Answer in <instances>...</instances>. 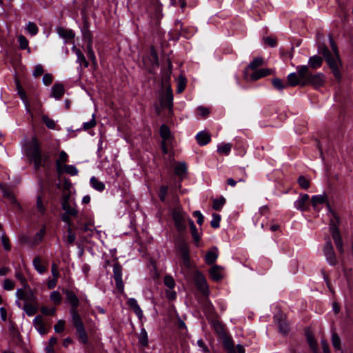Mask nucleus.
Here are the masks:
<instances>
[{
  "instance_id": "1",
  "label": "nucleus",
  "mask_w": 353,
  "mask_h": 353,
  "mask_svg": "<svg viewBox=\"0 0 353 353\" xmlns=\"http://www.w3.org/2000/svg\"><path fill=\"white\" fill-rule=\"evenodd\" d=\"M299 75L303 80L302 86L310 85L314 88L323 86L324 83V74L323 73L312 74L309 71V67L305 65H299L296 68Z\"/></svg>"
},
{
  "instance_id": "2",
  "label": "nucleus",
  "mask_w": 353,
  "mask_h": 353,
  "mask_svg": "<svg viewBox=\"0 0 353 353\" xmlns=\"http://www.w3.org/2000/svg\"><path fill=\"white\" fill-rule=\"evenodd\" d=\"M329 208L330 212L331 213L332 218L330 222V231L332 234V237L335 243L336 247L341 254L344 253L343 243L341 236L338 225L339 224V217L336 213L330 209V205L327 203Z\"/></svg>"
},
{
  "instance_id": "3",
  "label": "nucleus",
  "mask_w": 353,
  "mask_h": 353,
  "mask_svg": "<svg viewBox=\"0 0 353 353\" xmlns=\"http://www.w3.org/2000/svg\"><path fill=\"white\" fill-rule=\"evenodd\" d=\"M321 53L327 61L328 65L332 69L334 76L338 79H341L340 68L341 66L339 54H332L329 49L324 46L321 49Z\"/></svg>"
},
{
  "instance_id": "4",
  "label": "nucleus",
  "mask_w": 353,
  "mask_h": 353,
  "mask_svg": "<svg viewBox=\"0 0 353 353\" xmlns=\"http://www.w3.org/2000/svg\"><path fill=\"white\" fill-rule=\"evenodd\" d=\"M159 134L162 139L161 147L164 154H168L174 146V138L168 127L163 124L159 129Z\"/></svg>"
},
{
  "instance_id": "5",
  "label": "nucleus",
  "mask_w": 353,
  "mask_h": 353,
  "mask_svg": "<svg viewBox=\"0 0 353 353\" xmlns=\"http://www.w3.org/2000/svg\"><path fill=\"white\" fill-rule=\"evenodd\" d=\"M173 219L177 230L181 232L186 228V221L190 219L179 208H175L172 212Z\"/></svg>"
},
{
  "instance_id": "6",
  "label": "nucleus",
  "mask_w": 353,
  "mask_h": 353,
  "mask_svg": "<svg viewBox=\"0 0 353 353\" xmlns=\"http://www.w3.org/2000/svg\"><path fill=\"white\" fill-rule=\"evenodd\" d=\"M61 207L68 214H70V216H77L78 210L75 208V202L70 199V192L63 195L61 199Z\"/></svg>"
},
{
  "instance_id": "7",
  "label": "nucleus",
  "mask_w": 353,
  "mask_h": 353,
  "mask_svg": "<svg viewBox=\"0 0 353 353\" xmlns=\"http://www.w3.org/2000/svg\"><path fill=\"white\" fill-rule=\"evenodd\" d=\"M160 103L163 108H168L170 113L172 112L173 95L170 85L168 86L165 92L161 96Z\"/></svg>"
},
{
  "instance_id": "8",
  "label": "nucleus",
  "mask_w": 353,
  "mask_h": 353,
  "mask_svg": "<svg viewBox=\"0 0 353 353\" xmlns=\"http://www.w3.org/2000/svg\"><path fill=\"white\" fill-rule=\"evenodd\" d=\"M33 147L30 152V157L34 161V166L38 168L42 165V157L36 139H32Z\"/></svg>"
},
{
  "instance_id": "9",
  "label": "nucleus",
  "mask_w": 353,
  "mask_h": 353,
  "mask_svg": "<svg viewBox=\"0 0 353 353\" xmlns=\"http://www.w3.org/2000/svg\"><path fill=\"white\" fill-rule=\"evenodd\" d=\"M323 252L326 257L327 262L331 265H334L336 264L337 261L336 258V255L334 251V248L332 244L330 239L328 238L324 247H323Z\"/></svg>"
},
{
  "instance_id": "10",
  "label": "nucleus",
  "mask_w": 353,
  "mask_h": 353,
  "mask_svg": "<svg viewBox=\"0 0 353 353\" xmlns=\"http://www.w3.org/2000/svg\"><path fill=\"white\" fill-rule=\"evenodd\" d=\"M113 274L117 288L121 293H123L124 291V284L122 280V268L119 263L114 264Z\"/></svg>"
},
{
  "instance_id": "11",
  "label": "nucleus",
  "mask_w": 353,
  "mask_h": 353,
  "mask_svg": "<svg viewBox=\"0 0 353 353\" xmlns=\"http://www.w3.org/2000/svg\"><path fill=\"white\" fill-rule=\"evenodd\" d=\"M194 282L198 288V289L201 291V292L205 295L208 294L209 288L207 284L206 279L205 276L199 272H195L194 274Z\"/></svg>"
},
{
  "instance_id": "12",
  "label": "nucleus",
  "mask_w": 353,
  "mask_h": 353,
  "mask_svg": "<svg viewBox=\"0 0 353 353\" xmlns=\"http://www.w3.org/2000/svg\"><path fill=\"white\" fill-rule=\"evenodd\" d=\"M309 195L307 194H302L294 202V207L301 211L307 210L309 208Z\"/></svg>"
},
{
  "instance_id": "13",
  "label": "nucleus",
  "mask_w": 353,
  "mask_h": 353,
  "mask_svg": "<svg viewBox=\"0 0 353 353\" xmlns=\"http://www.w3.org/2000/svg\"><path fill=\"white\" fill-rule=\"evenodd\" d=\"M33 325L40 334L45 335L48 333V330L46 328L41 316L38 315L35 316L33 320Z\"/></svg>"
},
{
  "instance_id": "14",
  "label": "nucleus",
  "mask_w": 353,
  "mask_h": 353,
  "mask_svg": "<svg viewBox=\"0 0 353 353\" xmlns=\"http://www.w3.org/2000/svg\"><path fill=\"white\" fill-rule=\"evenodd\" d=\"M274 70L270 68H261L256 70L250 76V79L253 81L258 80L263 77L272 74Z\"/></svg>"
},
{
  "instance_id": "15",
  "label": "nucleus",
  "mask_w": 353,
  "mask_h": 353,
  "mask_svg": "<svg viewBox=\"0 0 353 353\" xmlns=\"http://www.w3.org/2000/svg\"><path fill=\"white\" fill-rule=\"evenodd\" d=\"M68 160V156L64 151L59 153V158L56 161V169L59 174H62V168L65 165V163Z\"/></svg>"
},
{
  "instance_id": "16",
  "label": "nucleus",
  "mask_w": 353,
  "mask_h": 353,
  "mask_svg": "<svg viewBox=\"0 0 353 353\" xmlns=\"http://www.w3.org/2000/svg\"><path fill=\"white\" fill-rule=\"evenodd\" d=\"M222 340L223 346L227 350L228 353H236L234 347V344L230 336L228 334L220 338Z\"/></svg>"
},
{
  "instance_id": "17",
  "label": "nucleus",
  "mask_w": 353,
  "mask_h": 353,
  "mask_svg": "<svg viewBox=\"0 0 353 353\" xmlns=\"http://www.w3.org/2000/svg\"><path fill=\"white\" fill-rule=\"evenodd\" d=\"M64 292L66 295L68 301L71 305V309L75 308L77 310L79 305V300L77 295L74 292L68 290H64Z\"/></svg>"
},
{
  "instance_id": "18",
  "label": "nucleus",
  "mask_w": 353,
  "mask_h": 353,
  "mask_svg": "<svg viewBox=\"0 0 353 353\" xmlns=\"http://www.w3.org/2000/svg\"><path fill=\"white\" fill-rule=\"evenodd\" d=\"M303 80L299 75V72H292L288 76V86H296L301 85L302 86Z\"/></svg>"
},
{
  "instance_id": "19",
  "label": "nucleus",
  "mask_w": 353,
  "mask_h": 353,
  "mask_svg": "<svg viewBox=\"0 0 353 353\" xmlns=\"http://www.w3.org/2000/svg\"><path fill=\"white\" fill-rule=\"evenodd\" d=\"M0 189L4 197L7 198L10 203L19 206L12 192L8 188H7L5 185H0Z\"/></svg>"
},
{
  "instance_id": "20",
  "label": "nucleus",
  "mask_w": 353,
  "mask_h": 353,
  "mask_svg": "<svg viewBox=\"0 0 353 353\" xmlns=\"http://www.w3.org/2000/svg\"><path fill=\"white\" fill-rule=\"evenodd\" d=\"M210 274L212 280L219 281L223 278L222 268L219 265H214L210 270Z\"/></svg>"
},
{
  "instance_id": "21",
  "label": "nucleus",
  "mask_w": 353,
  "mask_h": 353,
  "mask_svg": "<svg viewBox=\"0 0 353 353\" xmlns=\"http://www.w3.org/2000/svg\"><path fill=\"white\" fill-rule=\"evenodd\" d=\"M323 64V59L317 55L310 57L308 60L309 69L316 70L321 67Z\"/></svg>"
},
{
  "instance_id": "22",
  "label": "nucleus",
  "mask_w": 353,
  "mask_h": 353,
  "mask_svg": "<svg viewBox=\"0 0 353 353\" xmlns=\"http://www.w3.org/2000/svg\"><path fill=\"white\" fill-rule=\"evenodd\" d=\"M196 139L200 145H205L211 140L210 134L205 131L199 132L196 136Z\"/></svg>"
},
{
  "instance_id": "23",
  "label": "nucleus",
  "mask_w": 353,
  "mask_h": 353,
  "mask_svg": "<svg viewBox=\"0 0 353 353\" xmlns=\"http://www.w3.org/2000/svg\"><path fill=\"white\" fill-rule=\"evenodd\" d=\"M70 312L72 316V323L76 329L84 327L81 316L77 312V310H76L75 308L70 309Z\"/></svg>"
},
{
  "instance_id": "24",
  "label": "nucleus",
  "mask_w": 353,
  "mask_h": 353,
  "mask_svg": "<svg viewBox=\"0 0 353 353\" xmlns=\"http://www.w3.org/2000/svg\"><path fill=\"white\" fill-rule=\"evenodd\" d=\"M128 305L134 310L136 315L139 317V319H141L143 316V312L139 307L137 300L134 298H130L128 300Z\"/></svg>"
},
{
  "instance_id": "25",
  "label": "nucleus",
  "mask_w": 353,
  "mask_h": 353,
  "mask_svg": "<svg viewBox=\"0 0 353 353\" xmlns=\"http://www.w3.org/2000/svg\"><path fill=\"white\" fill-rule=\"evenodd\" d=\"M58 34L65 40H70L74 37V33L72 30L65 29L62 27L57 28Z\"/></svg>"
},
{
  "instance_id": "26",
  "label": "nucleus",
  "mask_w": 353,
  "mask_h": 353,
  "mask_svg": "<svg viewBox=\"0 0 353 353\" xmlns=\"http://www.w3.org/2000/svg\"><path fill=\"white\" fill-rule=\"evenodd\" d=\"M23 310L26 312L28 316H31L37 312L38 303H25L23 305Z\"/></svg>"
},
{
  "instance_id": "27",
  "label": "nucleus",
  "mask_w": 353,
  "mask_h": 353,
  "mask_svg": "<svg viewBox=\"0 0 353 353\" xmlns=\"http://www.w3.org/2000/svg\"><path fill=\"white\" fill-rule=\"evenodd\" d=\"M64 88L62 84L57 83L52 88V96L59 99L64 94Z\"/></svg>"
},
{
  "instance_id": "28",
  "label": "nucleus",
  "mask_w": 353,
  "mask_h": 353,
  "mask_svg": "<svg viewBox=\"0 0 353 353\" xmlns=\"http://www.w3.org/2000/svg\"><path fill=\"white\" fill-rule=\"evenodd\" d=\"M72 49L77 57V62H79L81 65H83L85 68H87L89 64L82 52L79 49L77 48L76 46H73Z\"/></svg>"
},
{
  "instance_id": "29",
  "label": "nucleus",
  "mask_w": 353,
  "mask_h": 353,
  "mask_svg": "<svg viewBox=\"0 0 353 353\" xmlns=\"http://www.w3.org/2000/svg\"><path fill=\"white\" fill-rule=\"evenodd\" d=\"M218 257L217 248H214L212 250L208 251L205 255V262L208 264H212Z\"/></svg>"
},
{
  "instance_id": "30",
  "label": "nucleus",
  "mask_w": 353,
  "mask_h": 353,
  "mask_svg": "<svg viewBox=\"0 0 353 353\" xmlns=\"http://www.w3.org/2000/svg\"><path fill=\"white\" fill-rule=\"evenodd\" d=\"M188 223L190 225L191 234L192 238L196 243H198L200 241V234L197 231V229L192 219H188Z\"/></svg>"
},
{
  "instance_id": "31",
  "label": "nucleus",
  "mask_w": 353,
  "mask_h": 353,
  "mask_svg": "<svg viewBox=\"0 0 353 353\" xmlns=\"http://www.w3.org/2000/svg\"><path fill=\"white\" fill-rule=\"evenodd\" d=\"M32 265L39 274H43L46 271V267L41 264V259L39 256L34 258Z\"/></svg>"
},
{
  "instance_id": "32",
  "label": "nucleus",
  "mask_w": 353,
  "mask_h": 353,
  "mask_svg": "<svg viewBox=\"0 0 353 353\" xmlns=\"http://www.w3.org/2000/svg\"><path fill=\"white\" fill-rule=\"evenodd\" d=\"M26 289H27V291H26L25 297L23 299V300L25 301V303H37V297H36L34 292L30 288L29 286H28V288H26Z\"/></svg>"
},
{
  "instance_id": "33",
  "label": "nucleus",
  "mask_w": 353,
  "mask_h": 353,
  "mask_svg": "<svg viewBox=\"0 0 353 353\" xmlns=\"http://www.w3.org/2000/svg\"><path fill=\"white\" fill-rule=\"evenodd\" d=\"M90 184L92 187L97 191L101 192L105 189L104 183L99 181L95 176L91 177Z\"/></svg>"
},
{
  "instance_id": "34",
  "label": "nucleus",
  "mask_w": 353,
  "mask_h": 353,
  "mask_svg": "<svg viewBox=\"0 0 353 353\" xmlns=\"http://www.w3.org/2000/svg\"><path fill=\"white\" fill-rule=\"evenodd\" d=\"M306 339L311 349L314 351V353H317V342L314 338L312 334L310 332H307Z\"/></svg>"
},
{
  "instance_id": "35",
  "label": "nucleus",
  "mask_w": 353,
  "mask_h": 353,
  "mask_svg": "<svg viewBox=\"0 0 353 353\" xmlns=\"http://www.w3.org/2000/svg\"><path fill=\"white\" fill-rule=\"evenodd\" d=\"M213 327L220 338L227 334L223 325L220 322L214 321Z\"/></svg>"
},
{
  "instance_id": "36",
  "label": "nucleus",
  "mask_w": 353,
  "mask_h": 353,
  "mask_svg": "<svg viewBox=\"0 0 353 353\" xmlns=\"http://www.w3.org/2000/svg\"><path fill=\"white\" fill-rule=\"evenodd\" d=\"M17 93L19 95L20 98L22 99V101L25 103L26 106L28 107L29 105V103H28V98L26 97V94L18 81L17 82Z\"/></svg>"
},
{
  "instance_id": "37",
  "label": "nucleus",
  "mask_w": 353,
  "mask_h": 353,
  "mask_svg": "<svg viewBox=\"0 0 353 353\" xmlns=\"http://www.w3.org/2000/svg\"><path fill=\"white\" fill-rule=\"evenodd\" d=\"M61 170L62 174L65 172L71 176H75L78 174L77 168L72 165H65Z\"/></svg>"
},
{
  "instance_id": "38",
  "label": "nucleus",
  "mask_w": 353,
  "mask_h": 353,
  "mask_svg": "<svg viewBox=\"0 0 353 353\" xmlns=\"http://www.w3.org/2000/svg\"><path fill=\"white\" fill-rule=\"evenodd\" d=\"M326 202V197L324 195H315L312 197V203L315 208L319 204H323Z\"/></svg>"
},
{
  "instance_id": "39",
  "label": "nucleus",
  "mask_w": 353,
  "mask_h": 353,
  "mask_svg": "<svg viewBox=\"0 0 353 353\" xmlns=\"http://www.w3.org/2000/svg\"><path fill=\"white\" fill-rule=\"evenodd\" d=\"M87 54H88V59H90L91 60V61L92 62V63L94 65H96L97 64V59L94 55V52L92 50L91 41H89L88 44L87 46Z\"/></svg>"
},
{
  "instance_id": "40",
  "label": "nucleus",
  "mask_w": 353,
  "mask_h": 353,
  "mask_svg": "<svg viewBox=\"0 0 353 353\" xmlns=\"http://www.w3.org/2000/svg\"><path fill=\"white\" fill-rule=\"evenodd\" d=\"M332 342L333 347L336 350H341V339H340L339 335L335 332H333L332 333Z\"/></svg>"
},
{
  "instance_id": "41",
  "label": "nucleus",
  "mask_w": 353,
  "mask_h": 353,
  "mask_svg": "<svg viewBox=\"0 0 353 353\" xmlns=\"http://www.w3.org/2000/svg\"><path fill=\"white\" fill-rule=\"evenodd\" d=\"M186 170L187 167L185 163L183 162L178 163L174 168L175 174L180 176L183 175L186 172Z\"/></svg>"
},
{
  "instance_id": "42",
  "label": "nucleus",
  "mask_w": 353,
  "mask_h": 353,
  "mask_svg": "<svg viewBox=\"0 0 353 353\" xmlns=\"http://www.w3.org/2000/svg\"><path fill=\"white\" fill-rule=\"evenodd\" d=\"M139 341L143 346H147L148 343V334L146 330L144 328H142L141 330L139 336Z\"/></svg>"
},
{
  "instance_id": "43",
  "label": "nucleus",
  "mask_w": 353,
  "mask_h": 353,
  "mask_svg": "<svg viewBox=\"0 0 353 353\" xmlns=\"http://www.w3.org/2000/svg\"><path fill=\"white\" fill-rule=\"evenodd\" d=\"M232 148L230 143H224L219 145L217 148V151L220 154H228Z\"/></svg>"
},
{
  "instance_id": "44",
  "label": "nucleus",
  "mask_w": 353,
  "mask_h": 353,
  "mask_svg": "<svg viewBox=\"0 0 353 353\" xmlns=\"http://www.w3.org/2000/svg\"><path fill=\"white\" fill-rule=\"evenodd\" d=\"M263 64V59L261 57H256L253 59L249 64V68L251 70H256L258 67L262 65Z\"/></svg>"
},
{
  "instance_id": "45",
  "label": "nucleus",
  "mask_w": 353,
  "mask_h": 353,
  "mask_svg": "<svg viewBox=\"0 0 353 353\" xmlns=\"http://www.w3.org/2000/svg\"><path fill=\"white\" fill-rule=\"evenodd\" d=\"M225 203V199L224 197H221L219 199H215L213 200V209L215 210H220L223 205Z\"/></svg>"
},
{
  "instance_id": "46",
  "label": "nucleus",
  "mask_w": 353,
  "mask_h": 353,
  "mask_svg": "<svg viewBox=\"0 0 353 353\" xmlns=\"http://www.w3.org/2000/svg\"><path fill=\"white\" fill-rule=\"evenodd\" d=\"M77 332L79 335V340L83 343H86L88 342V336L84 327L77 328Z\"/></svg>"
},
{
  "instance_id": "47",
  "label": "nucleus",
  "mask_w": 353,
  "mask_h": 353,
  "mask_svg": "<svg viewBox=\"0 0 353 353\" xmlns=\"http://www.w3.org/2000/svg\"><path fill=\"white\" fill-rule=\"evenodd\" d=\"M50 300L56 305H59L61 303V294L57 291H53L50 294Z\"/></svg>"
},
{
  "instance_id": "48",
  "label": "nucleus",
  "mask_w": 353,
  "mask_h": 353,
  "mask_svg": "<svg viewBox=\"0 0 353 353\" xmlns=\"http://www.w3.org/2000/svg\"><path fill=\"white\" fill-rule=\"evenodd\" d=\"M272 84L276 89L280 90L288 87L287 83H284L280 79L278 78L272 79Z\"/></svg>"
},
{
  "instance_id": "49",
  "label": "nucleus",
  "mask_w": 353,
  "mask_h": 353,
  "mask_svg": "<svg viewBox=\"0 0 353 353\" xmlns=\"http://www.w3.org/2000/svg\"><path fill=\"white\" fill-rule=\"evenodd\" d=\"M221 221V216L218 214H212V219L210 222V225L213 228H218L220 225L219 223Z\"/></svg>"
},
{
  "instance_id": "50",
  "label": "nucleus",
  "mask_w": 353,
  "mask_h": 353,
  "mask_svg": "<svg viewBox=\"0 0 353 353\" xmlns=\"http://www.w3.org/2000/svg\"><path fill=\"white\" fill-rule=\"evenodd\" d=\"M26 30L31 35H35L38 32V28L37 25L32 22H29L28 23Z\"/></svg>"
},
{
  "instance_id": "51",
  "label": "nucleus",
  "mask_w": 353,
  "mask_h": 353,
  "mask_svg": "<svg viewBox=\"0 0 353 353\" xmlns=\"http://www.w3.org/2000/svg\"><path fill=\"white\" fill-rule=\"evenodd\" d=\"M42 120L48 128L54 129L55 128V122L52 119L49 118L48 116H43Z\"/></svg>"
},
{
  "instance_id": "52",
  "label": "nucleus",
  "mask_w": 353,
  "mask_h": 353,
  "mask_svg": "<svg viewBox=\"0 0 353 353\" xmlns=\"http://www.w3.org/2000/svg\"><path fill=\"white\" fill-rule=\"evenodd\" d=\"M298 183L299 185L305 190L310 187V181L303 176L299 177Z\"/></svg>"
},
{
  "instance_id": "53",
  "label": "nucleus",
  "mask_w": 353,
  "mask_h": 353,
  "mask_svg": "<svg viewBox=\"0 0 353 353\" xmlns=\"http://www.w3.org/2000/svg\"><path fill=\"white\" fill-rule=\"evenodd\" d=\"M164 283L170 289H173L175 286L174 279L171 276H165L164 278Z\"/></svg>"
},
{
  "instance_id": "54",
  "label": "nucleus",
  "mask_w": 353,
  "mask_h": 353,
  "mask_svg": "<svg viewBox=\"0 0 353 353\" xmlns=\"http://www.w3.org/2000/svg\"><path fill=\"white\" fill-rule=\"evenodd\" d=\"M44 234H45V229L43 228L35 234V236L34 237V240H33L34 243L38 244L39 243H40L42 241V239L44 236Z\"/></svg>"
},
{
  "instance_id": "55",
  "label": "nucleus",
  "mask_w": 353,
  "mask_h": 353,
  "mask_svg": "<svg viewBox=\"0 0 353 353\" xmlns=\"http://www.w3.org/2000/svg\"><path fill=\"white\" fill-rule=\"evenodd\" d=\"M64 326H65V321L59 320L57 321V323L54 326V331L57 333H61L64 330Z\"/></svg>"
},
{
  "instance_id": "56",
  "label": "nucleus",
  "mask_w": 353,
  "mask_h": 353,
  "mask_svg": "<svg viewBox=\"0 0 353 353\" xmlns=\"http://www.w3.org/2000/svg\"><path fill=\"white\" fill-rule=\"evenodd\" d=\"M18 41L19 43L20 48L21 49H26L28 48V41L23 35H22V34L19 35L18 37Z\"/></svg>"
},
{
  "instance_id": "57",
  "label": "nucleus",
  "mask_w": 353,
  "mask_h": 353,
  "mask_svg": "<svg viewBox=\"0 0 353 353\" xmlns=\"http://www.w3.org/2000/svg\"><path fill=\"white\" fill-rule=\"evenodd\" d=\"M76 239L75 234L72 232L71 226L68 227L67 242L72 244Z\"/></svg>"
},
{
  "instance_id": "58",
  "label": "nucleus",
  "mask_w": 353,
  "mask_h": 353,
  "mask_svg": "<svg viewBox=\"0 0 353 353\" xmlns=\"http://www.w3.org/2000/svg\"><path fill=\"white\" fill-rule=\"evenodd\" d=\"M183 263L186 266L188 267L190 264V260H189V254L188 252V249L186 247H184L183 248Z\"/></svg>"
},
{
  "instance_id": "59",
  "label": "nucleus",
  "mask_w": 353,
  "mask_h": 353,
  "mask_svg": "<svg viewBox=\"0 0 353 353\" xmlns=\"http://www.w3.org/2000/svg\"><path fill=\"white\" fill-rule=\"evenodd\" d=\"M37 208L38 211L40 213L44 214V212H45V206H44V205L43 203L41 197L40 196H39L37 197Z\"/></svg>"
},
{
  "instance_id": "60",
  "label": "nucleus",
  "mask_w": 353,
  "mask_h": 353,
  "mask_svg": "<svg viewBox=\"0 0 353 353\" xmlns=\"http://www.w3.org/2000/svg\"><path fill=\"white\" fill-rule=\"evenodd\" d=\"M1 243H2L3 248L6 250L8 251V250H10V243H9V239L4 234H2V236H1Z\"/></svg>"
},
{
  "instance_id": "61",
  "label": "nucleus",
  "mask_w": 353,
  "mask_h": 353,
  "mask_svg": "<svg viewBox=\"0 0 353 353\" xmlns=\"http://www.w3.org/2000/svg\"><path fill=\"white\" fill-rule=\"evenodd\" d=\"M41 312L42 314H46V315L54 316L56 312V309L54 307L48 309L46 307H41Z\"/></svg>"
},
{
  "instance_id": "62",
  "label": "nucleus",
  "mask_w": 353,
  "mask_h": 353,
  "mask_svg": "<svg viewBox=\"0 0 353 353\" xmlns=\"http://www.w3.org/2000/svg\"><path fill=\"white\" fill-rule=\"evenodd\" d=\"M15 277L21 282V283L24 285V288H28L26 279L21 272H17L15 273Z\"/></svg>"
},
{
  "instance_id": "63",
  "label": "nucleus",
  "mask_w": 353,
  "mask_h": 353,
  "mask_svg": "<svg viewBox=\"0 0 353 353\" xmlns=\"http://www.w3.org/2000/svg\"><path fill=\"white\" fill-rule=\"evenodd\" d=\"M14 288V282L10 279H6L3 283V288L6 290H12Z\"/></svg>"
},
{
  "instance_id": "64",
  "label": "nucleus",
  "mask_w": 353,
  "mask_h": 353,
  "mask_svg": "<svg viewBox=\"0 0 353 353\" xmlns=\"http://www.w3.org/2000/svg\"><path fill=\"white\" fill-rule=\"evenodd\" d=\"M198 113L203 117H206L210 114V110L208 108L200 106L197 108Z\"/></svg>"
}]
</instances>
